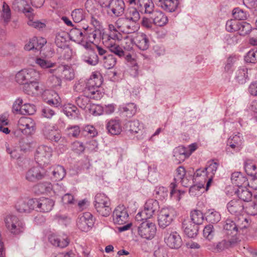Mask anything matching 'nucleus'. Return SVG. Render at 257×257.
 Listing matches in <instances>:
<instances>
[{
	"label": "nucleus",
	"mask_w": 257,
	"mask_h": 257,
	"mask_svg": "<svg viewBox=\"0 0 257 257\" xmlns=\"http://www.w3.org/2000/svg\"><path fill=\"white\" fill-rule=\"evenodd\" d=\"M227 208L231 214L238 216L242 214L244 210V206L241 200L234 199L227 203Z\"/></svg>",
	"instance_id": "nucleus-17"
},
{
	"label": "nucleus",
	"mask_w": 257,
	"mask_h": 257,
	"mask_svg": "<svg viewBox=\"0 0 257 257\" xmlns=\"http://www.w3.org/2000/svg\"><path fill=\"white\" fill-rule=\"evenodd\" d=\"M25 228V223L22 221L19 220L18 222L14 226L10 232L13 234H19L23 232Z\"/></svg>",
	"instance_id": "nucleus-57"
},
{
	"label": "nucleus",
	"mask_w": 257,
	"mask_h": 257,
	"mask_svg": "<svg viewBox=\"0 0 257 257\" xmlns=\"http://www.w3.org/2000/svg\"><path fill=\"white\" fill-rule=\"evenodd\" d=\"M43 125L44 126L42 128L43 133L47 139L49 138L52 134H54L58 128L56 125L49 123H45Z\"/></svg>",
	"instance_id": "nucleus-44"
},
{
	"label": "nucleus",
	"mask_w": 257,
	"mask_h": 257,
	"mask_svg": "<svg viewBox=\"0 0 257 257\" xmlns=\"http://www.w3.org/2000/svg\"><path fill=\"white\" fill-rule=\"evenodd\" d=\"M81 58L83 61L91 66L96 65L99 61L98 55L92 49H89L85 52Z\"/></svg>",
	"instance_id": "nucleus-22"
},
{
	"label": "nucleus",
	"mask_w": 257,
	"mask_h": 257,
	"mask_svg": "<svg viewBox=\"0 0 257 257\" xmlns=\"http://www.w3.org/2000/svg\"><path fill=\"white\" fill-rule=\"evenodd\" d=\"M159 209V204L157 200L153 199L148 200L144 206V209L137 213L136 219L138 221L148 220L152 217Z\"/></svg>",
	"instance_id": "nucleus-3"
},
{
	"label": "nucleus",
	"mask_w": 257,
	"mask_h": 257,
	"mask_svg": "<svg viewBox=\"0 0 257 257\" xmlns=\"http://www.w3.org/2000/svg\"><path fill=\"white\" fill-rule=\"evenodd\" d=\"M175 215V210L172 208H163L158 214V221L160 227L165 228L172 222Z\"/></svg>",
	"instance_id": "nucleus-8"
},
{
	"label": "nucleus",
	"mask_w": 257,
	"mask_h": 257,
	"mask_svg": "<svg viewBox=\"0 0 257 257\" xmlns=\"http://www.w3.org/2000/svg\"><path fill=\"white\" fill-rule=\"evenodd\" d=\"M34 189L37 193L43 194L50 192L52 190V185L50 182H42L36 185Z\"/></svg>",
	"instance_id": "nucleus-38"
},
{
	"label": "nucleus",
	"mask_w": 257,
	"mask_h": 257,
	"mask_svg": "<svg viewBox=\"0 0 257 257\" xmlns=\"http://www.w3.org/2000/svg\"><path fill=\"white\" fill-rule=\"evenodd\" d=\"M26 2L24 0H15L13 3V9L15 11H23L24 13H32L34 10L32 8L24 7Z\"/></svg>",
	"instance_id": "nucleus-37"
},
{
	"label": "nucleus",
	"mask_w": 257,
	"mask_h": 257,
	"mask_svg": "<svg viewBox=\"0 0 257 257\" xmlns=\"http://www.w3.org/2000/svg\"><path fill=\"white\" fill-rule=\"evenodd\" d=\"M47 176V172L43 167H34L26 172V179L29 182H36Z\"/></svg>",
	"instance_id": "nucleus-10"
},
{
	"label": "nucleus",
	"mask_w": 257,
	"mask_h": 257,
	"mask_svg": "<svg viewBox=\"0 0 257 257\" xmlns=\"http://www.w3.org/2000/svg\"><path fill=\"white\" fill-rule=\"evenodd\" d=\"M231 180L233 184L239 188L246 186L248 179L240 172H235L231 174Z\"/></svg>",
	"instance_id": "nucleus-27"
},
{
	"label": "nucleus",
	"mask_w": 257,
	"mask_h": 257,
	"mask_svg": "<svg viewBox=\"0 0 257 257\" xmlns=\"http://www.w3.org/2000/svg\"><path fill=\"white\" fill-rule=\"evenodd\" d=\"M9 120L5 116H0V132L5 133V134H9L10 133V130L8 127H6L9 124Z\"/></svg>",
	"instance_id": "nucleus-59"
},
{
	"label": "nucleus",
	"mask_w": 257,
	"mask_h": 257,
	"mask_svg": "<svg viewBox=\"0 0 257 257\" xmlns=\"http://www.w3.org/2000/svg\"><path fill=\"white\" fill-rule=\"evenodd\" d=\"M71 16L75 23H79L84 19V11L81 9H75L72 11Z\"/></svg>",
	"instance_id": "nucleus-52"
},
{
	"label": "nucleus",
	"mask_w": 257,
	"mask_h": 257,
	"mask_svg": "<svg viewBox=\"0 0 257 257\" xmlns=\"http://www.w3.org/2000/svg\"><path fill=\"white\" fill-rule=\"evenodd\" d=\"M133 5L142 14L151 15L155 9L153 0H135Z\"/></svg>",
	"instance_id": "nucleus-12"
},
{
	"label": "nucleus",
	"mask_w": 257,
	"mask_h": 257,
	"mask_svg": "<svg viewBox=\"0 0 257 257\" xmlns=\"http://www.w3.org/2000/svg\"><path fill=\"white\" fill-rule=\"evenodd\" d=\"M66 135L69 138H77L80 133V129L78 125H71L65 130Z\"/></svg>",
	"instance_id": "nucleus-46"
},
{
	"label": "nucleus",
	"mask_w": 257,
	"mask_h": 257,
	"mask_svg": "<svg viewBox=\"0 0 257 257\" xmlns=\"http://www.w3.org/2000/svg\"><path fill=\"white\" fill-rule=\"evenodd\" d=\"M94 223V218L90 212H85L79 216L77 225L78 227L82 231L87 232L92 227Z\"/></svg>",
	"instance_id": "nucleus-11"
},
{
	"label": "nucleus",
	"mask_w": 257,
	"mask_h": 257,
	"mask_svg": "<svg viewBox=\"0 0 257 257\" xmlns=\"http://www.w3.org/2000/svg\"><path fill=\"white\" fill-rule=\"evenodd\" d=\"M251 30V25L246 22H239L238 25V33L241 36H245L249 33Z\"/></svg>",
	"instance_id": "nucleus-47"
},
{
	"label": "nucleus",
	"mask_w": 257,
	"mask_h": 257,
	"mask_svg": "<svg viewBox=\"0 0 257 257\" xmlns=\"http://www.w3.org/2000/svg\"><path fill=\"white\" fill-rule=\"evenodd\" d=\"M52 154V148L46 146H41L37 149L35 159L40 166H44L49 163Z\"/></svg>",
	"instance_id": "nucleus-7"
},
{
	"label": "nucleus",
	"mask_w": 257,
	"mask_h": 257,
	"mask_svg": "<svg viewBox=\"0 0 257 257\" xmlns=\"http://www.w3.org/2000/svg\"><path fill=\"white\" fill-rule=\"evenodd\" d=\"M181 0H159V5L168 12H174L178 7Z\"/></svg>",
	"instance_id": "nucleus-24"
},
{
	"label": "nucleus",
	"mask_w": 257,
	"mask_h": 257,
	"mask_svg": "<svg viewBox=\"0 0 257 257\" xmlns=\"http://www.w3.org/2000/svg\"><path fill=\"white\" fill-rule=\"evenodd\" d=\"M218 163L217 162H211L210 163L209 166L207 167L204 168L206 174L207 175L211 174L210 176H213L218 168Z\"/></svg>",
	"instance_id": "nucleus-61"
},
{
	"label": "nucleus",
	"mask_w": 257,
	"mask_h": 257,
	"mask_svg": "<svg viewBox=\"0 0 257 257\" xmlns=\"http://www.w3.org/2000/svg\"><path fill=\"white\" fill-rule=\"evenodd\" d=\"M145 220L139 225L138 232L141 237L150 240L155 236L156 234V225L147 220Z\"/></svg>",
	"instance_id": "nucleus-6"
},
{
	"label": "nucleus",
	"mask_w": 257,
	"mask_h": 257,
	"mask_svg": "<svg viewBox=\"0 0 257 257\" xmlns=\"http://www.w3.org/2000/svg\"><path fill=\"white\" fill-rule=\"evenodd\" d=\"M35 106L30 103L22 105L21 114L31 115L35 112Z\"/></svg>",
	"instance_id": "nucleus-58"
},
{
	"label": "nucleus",
	"mask_w": 257,
	"mask_h": 257,
	"mask_svg": "<svg viewBox=\"0 0 257 257\" xmlns=\"http://www.w3.org/2000/svg\"><path fill=\"white\" fill-rule=\"evenodd\" d=\"M186 174L185 169L183 167L180 166L176 170V175L174 178V181L176 183L179 181H182L185 177Z\"/></svg>",
	"instance_id": "nucleus-64"
},
{
	"label": "nucleus",
	"mask_w": 257,
	"mask_h": 257,
	"mask_svg": "<svg viewBox=\"0 0 257 257\" xmlns=\"http://www.w3.org/2000/svg\"><path fill=\"white\" fill-rule=\"evenodd\" d=\"M239 219L242 220L244 222L243 224H240L239 221L236 224L231 219H227L223 226L224 233L227 235L233 236L236 235L240 230L246 228L248 225L247 220L243 217Z\"/></svg>",
	"instance_id": "nucleus-5"
},
{
	"label": "nucleus",
	"mask_w": 257,
	"mask_h": 257,
	"mask_svg": "<svg viewBox=\"0 0 257 257\" xmlns=\"http://www.w3.org/2000/svg\"><path fill=\"white\" fill-rule=\"evenodd\" d=\"M47 176L52 175L51 177L55 181H60L62 180L66 175V170L61 165L54 166L50 167L48 170L46 171Z\"/></svg>",
	"instance_id": "nucleus-19"
},
{
	"label": "nucleus",
	"mask_w": 257,
	"mask_h": 257,
	"mask_svg": "<svg viewBox=\"0 0 257 257\" xmlns=\"http://www.w3.org/2000/svg\"><path fill=\"white\" fill-rule=\"evenodd\" d=\"M88 27L84 29L83 32L81 30L77 28H73L70 31V38L72 41L80 43L83 40L84 37L87 35L86 30L88 29Z\"/></svg>",
	"instance_id": "nucleus-28"
},
{
	"label": "nucleus",
	"mask_w": 257,
	"mask_h": 257,
	"mask_svg": "<svg viewBox=\"0 0 257 257\" xmlns=\"http://www.w3.org/2000/svg\"><path fill=\"white\" fill-rule=\"evenodd\" d=\"M190 156L187 148L183 146H179L174 150V157L177 163L180 164Z\"/></svg>",
	"instance_id": "nucleus-23"
},
{
	"label": "nucleus",
	"mask_w": 257,
	"mask_h": 257,
	"mask_svg": "<svg viewBox=\"0 0 257 257\" xmlns=\"http://www.w3.org/2000/svg\"><path fill=\"white\" fill-rule=\"evenodd\" d=\"M49 242L54 246L64 248L67 246L70 240L66 234H57L51 233L48 236Z\"/></svg>",
	"instance_id": "nucleus-13"
},
{
	"label": "nucleus",
	"mask_w": 257,
	"mask_h": 257,
	"mask_svg": "<svg viewBox=\"0 0 257 257\" xmlns=\"http://www.w3.org/2000/svg\"><path fill=\"white\" fill-rule=\"evenodd\" d=\"M125 127L127 131L130 133L132 135H136L137 134H141V135H138L137 136L138 140L143 139V125L138 120H134L133 121H129L125 124Z\"/></svg>",
	"instance_id": "nucleus-16"
},
{
	"label": "nucleus",
	"mask_w": 257,
	"mask_h": 257,
	"mask_svg": "<svg viewBox=\"0 0 257 257\" xmlns=\"http://www.w3.org/2000/svg\"><path fill=\"white\" fill-rule=\"evenodd\" d=\"M109 198L103 193L97 194L94 198V206L98 213L102 216H108L111 212Z\"/></svg>",
	"instance_id": "nucleus-2"
},
{
	"label": "nucleus",
	"mask_w": 257,
	"mask_h": 257,
	"mask_svg": "<svg viewBox=\"0 0 257 257\" xmlns=\"http://www.w3.org/2000/svg\"><path fill=\"white\" fill-rule=\"evenodd\" d=\"M150 16L154 23L157 26H163L168 22L167 17L161 11L155 9Z\"/></svg>",
	"instance_id": "nucleus-26"
},
{
	"label": "nucleus",
	"mask_w": 257,
	"mask_h": 257,
	"mask_svg": "<svg viewBox=\"0 0 257 257\" xmlns=\"http://www.w3.org/2000/svg\"><path fill=\"white\" fill-rule=\"evenodd\" d=\"M134 42L140 50H147L150 46V40L148 37L143 33H137L134 37Z\"/></svg>",
	"instance_id": "nucleus-18"
},
{
	"label": "nucleus",
	"mask_w": 257,
	"mask_h": 257,
	"mask_svg": "<svg viewBox=\"0 0 257 257\" xmlns=\"http://www.w3.org/2000/svg\"><path fill=\"white\" fill-rule=\"evenodd\" d=\"M58 70L61 73V77L63 79L69 81L74 79L75 73L71 66L61 64L58 67Z\"/></svg>",
	"instance_id": "nucleus-25"
},
{
	"label": "nucleus",
	"mask_w": 257,
	"mask_h": 257,
	"mask_svg": "<svg viewBox=\"0 0 257 257\" xmlns=\"http://www.w3.org/2000/svg\"><path fill=\"white\" fill-rule=\"evenodd\" d=\"M242 143V136L240 134L238 133V134L235 135L232 137H231L228 140L227 145L238 151L240 150Z\"/></svg>",
	"instance_id": "nucleus-30"
},
{
	"label": "nucleus",
	"mask_w": 257,
	"mask_h": 257,
	"mask_svg": "<svg viewBox=\"0 0 257 257\" xmlns=\"http://www.w3.org/2000/svg\"><path fill=\"white\" fill-rule=\"evenodd\" d=\"M239 200L241 201L248 202L251 200L252 198L251 192L247 189L245 186L244 187H239L235 191Z\"/></svg>",
	"instance_id": "nucleus-34"
},
{
	"label": "nucleus",
	"mask_w": 257,
	"mask_h": 257,
	"mask_svg": "<svg viewBox=\"0 0 257 257\" xmlns=\"http://www.w3.org/2000/svg\"><path fill=\"white\" fill-rule=\"evenodd\" d=\"M249 71L245 66L238 68L234 72V80L235 82L239 84L243 85L249 80Z\"/></svg>",
	"instance_id": "nucleus-15"
},
{
	"label": "nucleus",
	"mask_w": 257,
	"mask_h": 257,
	"mask_svg": "<svg viewBox=\"0 0 257 257\" xmlns=\"http://www.w3.org/2000/svg\"><path fill=\"white\" fill-rule=\"evenodd\" d=\"M54 205V202L51 199L40 198L39 202V211L43 212H48L52 209Z\"/></svg>",
	"instance_id": "nucleus-31"
},
{
	"label": "nucleus",
	"mask_w": 257,
	"mask_h": 257,
	"mask_svg": "<svg viewBox=\"0 0 257 257\" xmlns=\"http://www.w3.org/2000/svg\"><path fill=\"white\" fill-rule=\"evenodd\" d=\"M108 133L112 135H119L121 132V126L119 120L111 119L106 124Z\"/></svg>",
	"instance_id": "nucleus-29"
},
{
	"label": "nucleus",
	"mask_w": 257,
	"mask_h": 257,
	"mask_svg": "<svg viewBox=\"0 0 257 257\" xmlns=\"http://www.w3.org/2000/svg\"><path fill=\"white\" fill-rule=\"evenodd\" d=\"M46 43V41L44 39H42V42L39 43L37 38L36 37H33L30 39L29 42L25 45V49L27 51H30L34 49L39 51Z\"/></svg>",
	"instance_id": "nucleus-35"
},
{
	"label": "nucleus",
	"mask_w": 257,
	"mask_h": 257,
	"mask_svg": "<svg viewBox=\"0 0 257 257\" xmlns=\"http://www.w3.org/2000/svg\"><path fill=\"white\" fill-rule=\"evenodd\" d=\"M182 228L184 233L190 238L195 237L198 233V226L189 221H184Z\"/></svg>",
	"instance_id": "nucleus-21"
},
{
	"label": "nucleus",
	"mask_w": 257,
	"mask_h": 257,
	"mask_svg": "<svg viewBox=\"0 0 257 257\" xmlns=\"http://www.w3.org/2000/svg\"><path fill=\"white\" fill-rule=\"evenodd\" d=\"M192 223L198 226L203 223L204 216L202 212L199 210H194L190 214Z\"/></svg>",
	"instance_id": "nucleus-39"
},
{
	"label": "nucleus",
	"mask_w": 257,
	"mask_h": 257,
	"mask_svg": "<svg viewBox=\"0 0 257 257\" xmlns=\"http://www.w3.org/2000/svg\"><path fill=\"white\" fill-rule=\"evenodd\" d=\"M134 44V38L130 39L126 37L122 42V48L125 52L131 51L133 50Z\"/></svg>",
	"instance_id": "nucleus-56"
},
{
	"label": "nucleus",
	"mask_w": 257,
	"mask_h": 257,
	"mask_svg": "<svg viewBox=\"0 0 257 257\" xmlns=\"http://www.w3.org/2000/svg\"><path fill=\"white\" fill-rule=\"evenodd\" d=\"M112 217L115 224H123L126 223L128 219L126 208L123 205L117 206L113 211Z\"/></svg>",
	"instance_id": "nucleus-14"
},
{
	"label": "nucleus",
	"mask_w": 257,
	"mask_h": 257,
	"mask_svg": "<svg viewBox=\"0 0 257 257\" xmlns=\"http://www.w3.org/2000/svg\"><path fill=\"white\" fill-rule=\"evenodd\" d=\"M48 82L52 87L56 88L61 86L62 81L60 77L52 75L49 77Z\"/></svg>",
	"instance_id": "nucleus-62"
},
{
	"label": "nucleus",
	"mask_w": 257,
	"mask_h": 257,
	"mask_svg": "<svg viewBox=\"0 0 257 257\" xmlns=\"http://www.w3.org/2000/svg\"><path fill=\"white\" fill-rule=\"evenodd\" d=\"M239 22L235 19H231L226 23V29L228 32H233L238 30Z\"/></svg>",
	"instance_id": "nucleus-53"
},
{
	"label": "nucleus",
	"mask_w": 257,
	"mask_h": 257,
	"mask_svg": "<svg viewBox=\"0 0 257 257\" xmlns=\"http://www.w3.org/2000/svg\"><path fill=\"white\" fill-rule=\"evenodd\" d=\"M206 219L211 223H215L220 220V215L213 209L209 210L206 213Z\"/></svg>",
	"instance_id": "nucleus-42"
},
{
	"label": "nucleus",
	"mask_w": 257,
	"mask_h": 257,
	"mask_svg": "<svg viewBox=\"0 0 257 257\" xmlns=\"http://www.w3.org/2000/svg\"><path fill=\"white\" fill-rule=\"evenodd\" d=\"M103 64L104 67L107 69L113 68L116 63V58L112 55H107L103 56Z\"/></svg>",
	"instance_id": "nucleus-43"
},
{
	"label": "nucleus",
	"mask_w": 257,
	"mask_h": 257,
	"mask_svg": "<svg viewBox=\"0 0 257 257\" xmlns=\"http://www.w3.org/2000/svg\"><path fill=\"white\" fill-rule=\"evenodd\" d=\"M139 13L140 12L139 10H138L137 7L135 6L134 8L130 9L128 13L125 15L124 17L128 18L130 20L137 23L140 18Z\"/></svg>",
	"instance_id": "nucleus-48"
},
{
	"label": "nucleus",
	"mask_w": 257,
	"mask_h": 257,
	"mask_svg": "<svg viewBox=\"0 0 257 257\" xmlns=\"http://www.w3.org/2000/svg\"><path fill=\"white\" fill-rule=\"evenodd\" d=\"M16 80L18 83L24 85V90H26V88L29 84L27 83L24 70H22L17 73Z\"/></svg>",
	"instance_id": "nucleus-54"
},
{
	"label": "nucleus",
	"mask_w": 257,
	"mask_h": 257,
	"mask_svg": "<svg viewBox=\"0 0 257 257\" xmlns=\"http://www.w3.org/2000/svg\"><path fill=\"white\" fill-rule=\"evenodd\" d=\"M167 245L171 248H179L182 245V239L176 231L171 232L169 235L165 238Z\"/></svg>",
	"instance_id": "nucleus-20"
},
{
	"label": "nucleus",
	"mask_w": 257,
	"mask_h": 257,
	"mask_svg": "<svg viewBox=\"0 0 257 257\" xmlns=\"http://www.w3.org/2000/svg\"><path fill=\"white\" fill-rule=\"evenodd\" d=\"M120 34L117 32H111L108 35L102 38L103 43L105 45V42L107 41L109 42H114V40L119 39Z\"/></svg>",
	"instance_id": "nucleus-63"
},
{
	"label": "nucleus",
	"mask_w": 257,
	"mask_h": 257,
	"mask_svg": "<svg viewBox=\"0 0 257 257\" xmlns=\"http://www.w3.org/2000/svg\"><path fill=\"white\" fill-rule=\"evenodd\" d=\"M35 62L43 69L51 68L55 65V63L41 58H37Z\"/></svg>",
	"instance_id": "nucleus-51"
},
{
	"label": "nucleus",
	"mask_w": 257,
	"mask_h": 257,
	"mask_svg": "<svg viewBox=\"0 0 257 257\" xmlns=\"http://www.w3.org/2000/svg\"><path fill=\"white\" fill-rule=\"evenodd\" d=\"M15 207L20 213H29V207L27 199H20L17 202Z\"/></svg>",
	"instance_id": "nucleus-45"
},
{
	"label": "nucleus",
	"mask_w": 257,
	"mask_h": 257,
	"mask_svg": "<svg viewBox=\"0 0 257 257\" xmlns=\"http://www.w3.org/2000/svg\"><path fill=\"white\" fill-rule=\"evenodd\" d=\"M29 124H30V125L26 124L24 126L22 132L23 134L27 136L31 135L35 131V123L33 119L29 121Z\"/></svg>",
	"instance_id": "nucleus-60"
},
{
	"label": "nucleus",
	"mask_w": 257,
	"mask_h": 257,
	"mask_svg": "<svg viewBox=\"0 0 257 257\" xmlns=\"http://www.w3.org/2000/svg\"><path fill=\"white\" fill-rule=\"evenodd\" d=\"M119 111L122 115L127 117H131L135 114L137 106L134 103H130L125 105L120 106Z\"/></svg>",
	"instance_id": "nucleus-33"
},
{
	"label": "nucleus",
	"mask_w": 257,
	"mask_h": 257,
	"mask_svg": "<svg viewBox=\"0 0 257 257\" xmlns=\"http://www.w3.org/2000/svg\"><path fill=\"white\" fill-rule=\"evenodd\" d=\"M244 60L247 63H255L257 61V48L249 51L244 56Z\"/></svg>",
	"instance_id": "nucleus-50"
},
{
	"label": "nucleus",
	"mask_w": 257,
	"mask_h": 257,
	"mask_svg": "<svg viewBox=\"0 0 257 257\" xmlns=\"http://www.w3.org/2000/svg\"><path fill=\"white\" fill-rule=\"evenodd\" d=\"M67 34L64 32L57 34L55 42L56 45L60 48H64L66 46Z\"/></svg>",
	"instance_id": "nucleus-40"
},
{
	"label": "nucleus",
	"mask_w": 257,
	"mask_h": 257,
	"mask_svg": "<svg viewBox=\"0 0 257 257\" xmlns=\"http://www.w3.org/2000/svg\"><path fill=\"white\" fill-rule=\"evenodd\" d=\"M232 15L235 20H244L247 19V15L239 8H235L232 12Z\"/></svg>",
	"instance_id": "nucleus-55"
},
{
	"label": "nucleus",
	"mask_w": 257,
	"mask_h": 257,
	"mask_svg": "<svg viewBox=\"0 0 257 257\" xmlns=\"http://www.w3.org/2000/svg\"><path fill=\"white\" fill-rule=\"evenodd\" d=\"M115 24L120 31L126 34L133 33L138 30L136 23L128 18L120 17L117 19Z\"/></svg>",
	"instance_id": "nucleus-9"
},
{
	"label": "nucleus",
	"mask_w": 257,
	"mask_h": 257,
	"mask_svg": "<svg viewBox=\"0 0 257 257\" xmlns=\"http://www.w3.org/2000/svg\"><path fill=\"white\" fill-rule=\"evenodd\" d=\"M102 9L111 17H120L124 14L125 4L123 0H111Z\"/></svg>",
	"instance_id": "nucleus-4"
},
{
	"label": "nucleus",
	"mask_w": 257,
	"mask_h": 257,
	"mask_svg": "<svg viewBox=\"0 0 257 257\" xmlns=\"http://www.w3.org/2000/svg\"><path fill=\"white\" fill-rule=\"evenodd\" d=\"M105 46L111 53H114L119 57L124 56L125 54V52L122 48L115 44V42L107 41L106 43L105 42Z\"/></svg>",
	"instance_id": "nucleus-36"
},
{
	"label": "nucleus",
	"mask_w": 257,
	"mask_h": 257,
	"mask_svg": "<svg viewBox=\"0 0 257 257\" xmlns=\"http://www.w3.org/2000/svg\"><path fill=\"white\" fill-rule=\"evenodd\" d=\"M27 84L34 83L39 76V73L33 69H24Z\"/></svg>",
	"instance_id": "nucleus-41"
},
{
	"label": "nucleus",
	"mask_w": 257,
	"mask_h": 257,
	"mask_svg": "<svg viewBox=\"0 0 257 257\" xmlns=\"http://www.w3.org/2000/svg\"><path fill=\"white\" fill-rule=\"evenodd\" d=\"M63 111L67 116L71 119L77 118L79 115L78 108L75 105L71 104H67L64 105Z\"/></svg>",
	"instance_id": "nucleus-32"
},
{
	"label": "nucleus",
	"mask_w": 257,
	"mask_h": 257,
	"mask_svg": "<svg viewBox=\"0 0 257 257\" xmlns=\"http://www.w3.org/2000/svg\"><path fill=\"white\" fill-rule=\"evenodd\" d=\"M26 93L29 94V92L31 91H33V93H37L42 94L44 91V89L42 87H40L39 85L38 82L34 81V83H32L29 85L26 88V90H25Z\"/></svg>",
	"instance_id": "nucleus-49"
},
{
	"label": "nucleus",
	"mask_w": 257,
	"mask_h": 257,
	"mask_svg": "<svg viewBox=\"0 0 257 257\" xmlns=\"http://www.w3.org/2000/svg\"><path fill=\"white\" fill-rule=\"evenodd\" d=\"M101 77L96 74L91 76L86 82L83 89V95L78 97L76 99V103L78 106L82 109L87 111L91 106L89 103L90 98L99 100L103 96V93L99 88L102 84Z\"/></svg>",
	"instance_id": "nucleus-1"
}]
</instances>
